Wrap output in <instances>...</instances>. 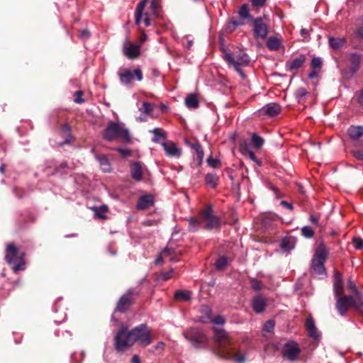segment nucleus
<instances>
[{
  "label": "nucleus",
  "instance_id": "f257e3e1",
  "mask_svg": "<svg viewBox=\"0 0 363 363\" xmlns=\"http://www.w3.org/2000/svg\"><path fill=\"white\" fill-rule=\"evenodd\" d=\"M151 335L152 331L145 323L140 324L129 331L122 328L115 337V349L118 352H123L135 342H138L142 347H146L152 343Z\"/></svg>",
  "mask_w": 363,
  "mask_h": 363
},
{
  "label": "nucleus",
  "instance_id": "f03ea898",
  "mask_svg": "<svg viewBox=\"0 0 363 363\" xmlns=\"http://www.w3.org/2000/svg\"><path fill=\"white\" fill-rule=\"evenodd\" d=\"M214 331L216 347L213 350V352L220 359H234L238 363H243L245 355L235 352L228 333L219 328H215Z\"/></svg>",
  "mask_w": 363,
  "mask_h": 363
},
{
  "label": "nucleus",
  "instance_id": "7ed1b4c3",
  "mask_svg": "<svg viewBox=\"0 0 363 363\" xmlns=\"http://www.w3.org/2000/svg\"><path fill=\"white\" fill-rule=\"evenodd\" d=\"M24 257L25 253L19 251L14 243L11 242L7 245L5 259L9 264H15L12 268L15 273L25 269Z\"/></svg>",
  "mask_w": 363,
  "mask_h": 363
},
{
  "label": "nucleus",
  "instance_id": "20e7f679",
  "mask_svg": "<svg viewBox=\"0 0 363 363\" xmlns=\"http://www.w3.org/2000/svg\"><path fill=\"white\" fill-rule=\"evenodd\" d=\"M328 252L323 243L319 244L317 247L313 257L311 259V270L317 275L326 274L325 262L328 258Z\"/></svg>",
  "mask_w": 363,
  "mask_h": 363
},
{
  "label": "nucleus",
  "instance_id": "39448f33",
  "mask_svg": "<svg viewBox=\"0 0 363 363\" xmlns=\"http://www.w3.org/2000/svg\"><path fill=\"white\" fill-rule=\"evenodd\" d=\"M184 337L196 349H206L209 344V340L204 331L199 328H191L183 333Z\"/></svg>",
  "mask_w": 363,
  "mask_h": 363
},
{
  "label": "nucleus",
  "instance_id": "423d86ee",
  "mask_svg": "<svg viewBox=\"0 0 363 363\" xmlns=\"http://www.w3.org/2000/svg\"><path fill=\"white\" fill-rule=\"evenodd\" d=\"M104 138L107 141H113L121 139L123 141L130 140V134L128 130L123 128L116 122L110 121L104 131Z\"/></svg>",
  "mask_w": 363,
  "mask_h": 363
},
{
  "label": "nucleus",
  "instance_id": "0eeeda50",
  "mask_svg": "<svg viewBox=\"0 0 363 363\" xmlns=\"http://www.w3.org/2000/svg\"><path fill=\"white\" fill-rule=\"evenodd\" d=\"M359 305L352 295L342 296L336 298L335 308L342 316H345L350 308H353L363 316V310Z\"/></svg>",
  "mask_w": 363,
  "mask_h": 363
},
{
  "label": "nucleus",
  "instance_id": "6e6552de",
  "mask_svg": "<svg viewBox=\"0 0 363 363\" xmlns=\"http://www.w3.org/2000/svg\"><path fill=\"white\" fill-rule=\"evenodd\" d=\"M200 217L202 221L205 223V229L208 230L220 229L221 221L219 217L213 215L212 206L209 205L202 210L200 213Z\"/></svg>",
  "mask_w": 363,
  "mask_h": 363
},
{
  "label": "nucleus",
  "instance_id": "1a4fd4ad",
  "mask_svg": "<svg viewBox=\"0 0 363 363\" xmlns=\"http://www.w3.org/2000/svg\"><path fill=\"white\" fill-rule=\"evenodd\" d=\"M140 294V290L135 288L129 289L118 300L116 311L125 313L134 303V299Z\"/></svg>",
  "mask_w": 363,
  "mask_h": 363
},
{
  "label": "nucleus",
  "instance_id": "9d476101",
  "mask_svg": "<svg viewBox=\"0 0 363 363\" xmlns=\"http://www.w3.org/2000/svg\"><path fill=\"white\" fill-rule=\"evenodd\" d=\"M223 59L233 67H245L250 62L248 55L242 51H239L236 54L225 52Z\"/></svg>",
  "mask_w": 363,
  "mask_h": 363
},
{
  "label": "nucleus",
  "instance_id": "9b49d317",
  "mask_svg": "<svg viewBox=\"0 0 363 363\" xmlns=\"http://www.w3.org/2000/svg\"><path fill=\"white\" fill-rule=\"evenodd\" d=\"M301 352L299 345L294 340H289L284 345L281 354L288 360L295 362L299 359Z\"/></svg>",
  "mask_w": 363,
  "mask_h": 363
},
{
  "label": "nucleus",
  "instance_id": "f8f14e48",
  "mask_svg": "<svg viewBox=\"0 0 363 363\" xmlns=\"http://www.w3.org/2000/svg\"><path fill=\"white\" fill-rule=\"evenodd\" d=\"M118 77L121 84L125 85L131 84L135 78L139 82L142 81L143 78V72L140 68L135 69L133 72L126 68L121 69L118 72Z\"/></svg>",
  "mask_w": 363,
  "mask_h": 363
},
{
  "label": "nucleus",
  "instance_id": "ddd939ff",
  "mask_svg": "<svg viewBox=\"0 0 363 363\" xmlns=\"http://www.w3.org/2000/svg\"><path fill=\"white\" fill-rule=\"evenodd\" d=\"M253 35L255 39H265L269 33L267 25L262 17L255 18L252 21Z\"/></svg>",
  "mask_w": 363,
  "mask_h": 363
},
{
  "label": "nucleus",
  "instance_id": "4468645a",
  "mask_svg": "<svg viewBox=\"0 0 363 363\" xmlns=\"http://www.w3.org/2000/svg\"><path fill=\"white\" fill-rule=\"evenodd\" d=\"M124 55L130 60L137 58L140 53V46L135 43L127 42L123 47Z\"/></svg>",
  "mask_w": 363,
  "mask_h": 363
},
{
  "label": "nucleus",
  "instance_id": "2eb2a0df",
  "mask_svg": "<svg viewBox=\"0 0 363 363\" xmlns=\"http://www.w3.org/2000/svg\"><path fill=\"white\" fill-rule=\"evenodd\" d=\"M333 290L334 295L336 298L341 297L344 293L343 281L342 274L338 271L334 272Z\"/></svg>",
  "mask_w": 363,
  "mask_h": 363
},
{
  "label": "nucleus",
  "instance_id": "dca6fc26",
  "mask_svg": "<svg viewBox=\"0 0 363 363\" xmlns=\"http://www.w3.org/2000/svg\"><path fill=\"white\" fill-rule=\"evenodd\" d=\"M305 326L308 331V335L311 338L315 340L320 339V334L315 327L314 320L311 316H309L306 318Z\"/></svg>",
  "mask_w": 363,
  "mask_h": 363
},
{
  "label": "nucleus",
  "instance_id": "f3484780",
  "mask_svg": "<svg viewBox=\"0 0 363 363\" xmlns=\"http://www.w3.org/2000/svg\"><path fill=\"white\" fill-rule=\"evenodd\" d=\"M252 307L257 313H262L267 307L266 298L261 295L256 296L252 300Z\"/></svg>",
  "mask_w": 363,
  "mask_h": 363
},
{
  "label": "nucleus",
  "instance_id": "a211bd4d",
  "mask_svg": "<svg viewBox=\"0 0 363 363\" xmlns=\"http://www.w3.org/2000/svg\"><path fill=\"white\" fill-rule=\"evenodd\" d=\"M131 177L136 182L143 179V167L139 162H132L130 164Z\"/></svg>",
  "mask_w": 363,
  "mask_h": 363
},
{
  "label": "nucleus",
  "instance_id": "6ab92c4d",
  "mask_svg": "<svg viewBox=\"0 0 363 363\" xmlns=\"http://www.w3.org/2000/svg\"><path fill=\"white\" fill-rule=\"evenodd\" d=\"M281 110V106L276 103L269 104L264 106L261 111L264 115L269 117H274L278 115Z\"/></svg>",
  "mask_w": 363,
  "mask_h": 363
},
{
  "label": "nucleus",
  "instance_id": "aec40b11",
  "mask_svg": "<svg viewBox=\"0 0 363 363\" xmlns=\"http://www.w3.org/2000/svg\"><path fill=\"white\" fill-rule=\"evenodd\" d=\"M153 204L154 198L152 195H143L138 199L137 208L140 210H145L153 206Z\"/></svg>",
  "mask_w": 363,
  "mask_h": 363
},
{
  "label": "nucleus",
  "instance_id": "412c9836",
  "mask_svg": "<svg viewBox=\"0 0 363 363\" xmlns=\"http://www.w3.org/2000/svg\"><path fill=\"white\" fill-rule=\"evenodd\" d=\"M166 154L171 157H179L181 155L180 150L177 147L176 144L172 141L162 143Z\"/></svg>",
  "mask_w": 363,
  "mask_h": 363
},
{
  "label": "nucleus",
  "instance_id": "4be33fe9",
  "mask_svg": "<svg viewBox=\"0 0 363 363\" xmlns=\"http://www.w3.org/2000/svg\"><path fill=\"white\" fill-rule=\"evenodd\" d=\"M361 62V59L359 55L357 53H352L350 55V77H352L358 70L359 68Z\"/></svg>",
  "mask_w": 363,
  "mask_h": 363
},
{
  "label": "nucleus",
  "instance_id": "5701e85b",
  "mask_svg": "<svg viewBox=\"0 0 363 363\" xmlns=\"http://www.w3.org/2000/svg\"><path fill=\"white\" fill-rule=\"evenodd\" d=\"M306 62V57L303 55H300L298 57L291 61H288L286 63V67L288 70L293 71L301 68L303 63Z\"/></svg>",
  "mask_w": 363,
  "mask_h": 363
},
{
  "label": "nucleus",
  "instance_id": "b1692460",
  "mask_svg": "<svg viewBox=\"0 0 363 363\" xmlns=\"http://www.w3.org/2000/svg\"><path fill=\"white\" fill-rule=\"evenodd\" d=\"M347 134L351 140H352L354 142H356L362 136H363V127L351 126L347 130Z\"/></svg>",
  "mask_w": 363,
  "mask_h": 363
},
{
  "label": "nucleus",
  "instance_id": "393cba45",
  "mask_svg": "<svg viewBox=\"0 0 363 363\" xmlns=\"http://www.w3.org/2000/svg\"><path fill=\"white\" fill-rule=\"evenodd\" d=\"M96 158L98 160L100 167L104 172H111V166L108 159L105 155H96Z\"/></svg>",
  "mask_w": 363,
  "mask_h": 363
},
{
  "label": "nucleus",
  "instance_id": "a878e982",
  "mask_svg": "<svg viewBox=\"0 0 363 363\" xmlns=\"http://www.w3.org/2000/svg\"><path fill=\"white\" fill-rule=\"evenodd\" d=\"M185 105L189 108H197L199 106V102L197 96L195 94H189L185 99Z\"/></svg>",
  "mask_w": 363,
  "mask_h": 363
},
{
  "label": "nucleus",
  "instance_id": "bb28decb",
  "mask_svg": "<svg viewBox=\"0 0 363 363\" xmlns=\"http://www.w3.org/2000/svg\"><path fill=\"white\" fill-rule=\"evenodd\" d=\"M146 5H147V0H142L137 5L136 10H135V24L138 26L140 23L143 11H144Z\"/></svg>",
  "mask_w": 363,
  "mask_h": 363
},
{
  "label": "nucleus",
  "instance_id": "cd10ccee",
  "mask_svg": "<svg viewBox=\"0 0 363 363\" xmlns=\"http://www.w3.org/2000/svg\"><path fill=\"white\" fill-rule=\"evenodd\" d=\"M219 177L216 174L208 173L205 176V184L212 189H216L218 186Z\"/></svg>",
  "mask_w": 363,
  "mask_h": 363
},
{
  "label": "nucleus",
  "instance_id": "c85d7f7f",
  "mask_svg": "<svg viewBox=\"0 0 363 363\" xmlns=\"http://www.w3.org/2000/svg\"><path fill=\"white\" fill-rule=\"evenodd\" d=\"M150 9L152 13V15L155 16V18H162V15L160 13V0H152L150 5Z\"/></svg>",
  "mask_w": 363,
  "mask_h": 363
},
{
  "label": "nucleus",
  "instance_id": "c756f323",
  "mask_svg": "<svg viewBox=\"0 0 363 363\" xmlns=\"http://www.w3.org/2000/svg\"><path fill=\"white\" fill-rule=\"evenodd\" d=\"M91 209L97 218L101 220H105L107 218V216L105 215V213L108 211V207L106 205H101L99 207H92Z\"/></svg>",
  "mask_w": 363,
  "mask_h": 363
},
{
  "label": "nucleus",
  "instance_id": "7c9ffc66",
  "mask_svg": "<svg viewBox=\"0 0 363 363\" xmlns=\"http://www.w3.org/2000/svg\"><path fill=\"white\" fill-rule=\"evenodd\" d=\"M238 15L241 19H248L250 21L255 18L250 14L248 6L245 4L240 7Z\"/></svg>",
  "mask_w": 363,
  "mask_h": 363
},
{
  "label": "nucleus",
  "instance_id": "2f4dec72",
  "mask_svg": "<svg viewBox=\"0 0 363 363\" xmlns=\"http://www.w3.org/2000/svg\"><path fill=\"white\" fill-rule=\"evenodd\" d=\"M345 43L344 38H330L329 45L333 50H338Z\"/></svg>",
  "mask_w": 363,
  "mask_h": 363
},
{
  "label": "nucleus",
  "instance_id": "473e14b6",
  "mask_svg": "<svg viewBox=\"0 0 363 363\" xmlns=\"http://www.w3.org/2000/svg\"><path fill=\"white\" fill-rule=\"evenodd\" d=\"M266 45L270 50H277L281 45V41L276 37H269L267 41Z\"/></svg>",
  "mask_w": 363,
  "mask_h": 363
},
{
  "label": "nucleus",
  "instance_id": "72a5a7b5",
  "mask_svg": "<svg viewBox=\"0 0 363 363\" xmlns=\"http://www.w3.org/2000/svg\"><path fill=\"white\" fill-rule=\"evenodd\" d=\"M191 298V293L187 291L178 290L174 293V298L177 301H188Z\"/></svg>",
  "mask_w": 363,
  "mask_h": 363
},
{
  "label": "nucleus",
  "instance_id": "f704fd0d",
  "mask_svg": "<svg viewBox=\"0 0 363 363\" xmlns=\"http://www.w3.org/2000/svg\"><path fill=\"white\" fill-rule=\"evenodd\" d=\"M152 133L154 134L152 141L155 143H158L161 139H166V133L160 128H156Z\"/></svg>",
  "mask_w": 363,
  "mask_h": 363
},
{
  "label": "nucleus",
  "instance_id": "c9c22d12",
  "mask_svg": "<svg viewBox=\"0 0 363 363\" xmlns=\"http://www.w3.org/2000/svg\"><path fill=\"white\" fill-rule=\"evenodd\" d=\"M228 264V258L225 256H220L219 257L216 262H215V267L216 269L218 271L223 270L226 267Z\"/></svg>",
  "mask_w": 363,
  "mask_h": 363
},
{
  "label": "nucleus",
  "instance_id": "e433bc0d",
  "mask_svg": "<svg viewBox=\"0 0 363 363\" xmlns=\"http://www.w3.org/2000/svg\"><path fill=\"white\" fill-rule=\"evenodd\" d=\"M264 139L257 135L256 133L252 134V145L256 149H259L264 144Z\"/></svg>",
  "mask_w": 363,
  "mask_h": 363
},
{
  "label": "nucleus",
  "instance_id": "4c0bfd02",
  "mask_svg": "<svg viewBox=\"0 0 363 363\" xmlns=\"http://www.w3.org/2000/svg\"><path fill=\"white\" fill-rule=\"evenodd\" d=\"M244 25V22L240 20H236L234 17H232L228 23L227 28L230 31H233L235 30L238 26Z\"/></svg>",
  "mask_w": 363,
  "mask_h": 363
},
{
  "label": "nucleus",
  "instance_id": "58836bf2",
  "mask_svg": "<svg viewBox=\"0 0 363 363\" xmlns=\"http://www.w3.org/2000/svg\"><path fill=\"white\" fill-rule=\"evenodd\" d=\"M250 283L251 288L256 291H261L263 288L262 282L255 278H250Z\"/></svg>",
  "mask_w": 363,
  "mask_h": 363
},
{
  "label": "nucleus",
  "instance_id": "ea45409f",
  "mask_svg": "<svg viewBox=\"0 0 363 363\" xmlns=\"http://www.w3.org/2000/svg\"><path fill=\"white\" fill-rule=\"evenodd\" d=\"M200 221L199 218L192 217L189 219V230L190 231H195L199 228Z\"/></svg>",
  "mask_w": 363,
  "mask_h": 363
},
{
  "label": "nucleus",
  "instance_id": "a19ab883",
  "mask_svg": "<svg viewBox=\"0 0 363 363\" xmlns=\"http://www.w3.org/2000/svg\"><path fill=\"white\" fill-rule=\"evenodd\" d=\"M354 294L353 297L354 298L356 303L359 304V306L362 308L361 309L363 310V294L360 291L355 290L352 292Z\"/></svg>",
  "mask_w": 363,
  "mask_h": 363
},
{
  "label": "nucleus",
  "instance_id": "79ce46f5",
  "mask_svg": "<svg viewBox=\"0 0 363 363\" xmlns=\"http://www.w3.org/2000/svg\"><path fill=\"white\" fill-rule=\"evenodd\" d=\"M301 234L306 238H311L314 235V231L311 228L304 226L301 228Z\"/></svg>",
  "mask_w": 363,
  "mask_h": 363
},
{
  "label": "nucleus",
  "instance_id": "37998d69",
  "mask_svg": "<svg viewBox=\"0 0 363 363\" xmlns=\"http://www.w3.org/2000/svg\"><path fill=\"white\" fill-rule=\"evenodd\" d=\"M154 109V106L149 102H144L143 104V112L147 115H150Z\"/></svg>",
  "mask_w": 363,
  "mask_h": 363
},
{
  "label": "nucleus",
  "instance_id": "c03bdc74",
  "mask_svg": "<svg viewBox=\"0 0 363 363\" xmlns=\"http://www.w3.org/2000/svg\"><path fill=\"white\" fill-rule=\"evenodd\" d=\"M274 321L273 320H269L264 324L263 330L266 332L271 333L274 330Z\"/></svg>",
  "mask_w": 363,
  "mask_h": 363
},
{
  "label": "nucleus",
  "instance_id": "a18cd8bd",
  "mask_svg": "<svg viewBox=\"0 0 363 363\" xmlns=\"http://www.w3.org/2000/svg\"><path fill=\"white\" fill-rule=\"evenodd\" d=\"M352 243L357 250H361L363 247V240L359 237H354Z\"/></svg>",
  "mask_w": 363,
  "mask_h": 363
},
{
  "label": "nucleus",
  "instance_id": "49530a36",
  "mask_svg": "<svg viewBox=\"0 0 363 363\" xmlns=\"http://www.w3.org/2000/svg\"><path fill=\"white\" fill-rule=\"evenodd\" d=\"M207 163L213 168H218L220 164V161L218 159H214L212 157H209L207 159Z\"/></svg>",
  "mask_w": 363,
  "mask_h": 363
},
{
  "label": "nucleus",
  "instance_id": "de8ad7c7",
  "mask_svg": "<svg viewBox=\"0 0 363 363\" xmlns=\"http://www.w3.org/2000/svg\"><path fill=\"white\" fill-rule=\"evenodd\" d=\"M322 60L320 57H313L311 60V67L315 69L317 68H320L322 66Z\"/></svg>",
  "mask_w": 363,
  "mask_h": 363
},
{
  "label": "nucleus",
  "instance_id": "09e8293b",
  "mask_svg": "<svg viewBox=\"0 0 363 363\" xmlns=\"http://www.w3.org/2000/svg\"><path fill=\"white\" fill-rule=\"evenodd\" d=\"M174 274V269H171L170 270H169L167 272H162L160 277L161 279H162L164 281H167V280L169 279L170 278H172Z\"/></svg>",
  "mask_w": 363,
  "mask_h": 363
},
{
  "label": "nucleus",
  "instance_id": "8fccbe9b",
  "mask_svg": "<svg viewBox=\"0 0 363 363\" xmlns=\"http://www.w3.org/2000/svg\"><path fill=\"white\" fill-rule=\"evenodd\" d=\"M251 150L249 147V144L247 143V141L244 140L242 141L240 144V151L242 154L245 155L248 151H250Z\"/></svg>",
  "mask_w": 363,
  "mask_h": 363
},
{
  "label": "nucleus",
  "instance_id": "3c124183",
  "mask_svg": "<svg viewBox=\"0 0 363 363\" xmlns=\"http://www.w3.org/2000/svg\"><path fill=\"white\" fill-rule=\"evenodd\" d=\"M351 154L357 160H363V150H353L351 151Z\"/></svg>",
  "mask_w": 363,
  "mask_h": 363
},
{
  "label": "nucleus",
  "instance_id": "603ef678",
  "mask_svg": "<svg viewBox=\"0 0 363 363\" xmlns=\"http://www.w3.org/2000/svg\"><path fill=\"white\" fill-rule=\"evenodd\" d=\"M281 247L284 251H289L291 249L290 241L288 239H283L281 242Z\"/></svg>",
  "mask_w": 363,
  "mask_h": 363
},
{
  "label": "nucleus",
  "instance_id": "864d4df0",
  "mask_svg": "<svg viewBox=\"0 0 363 363\" xmlns=\"http://www.w3.org/2000/svg\"><path fill=\"white\" fill-rule=\"evenodd\" d=\"M267 0H251V4L253 7L260 8L265 5Z\"/></svg>",
  "mask_w": 363,
  "mask_h": 363
},
{
  "label": "nucleus",
  "instance_id": "5fc2aeb1",
  "mask_svg": "<svg viewBox=\"0 0 363 363\" xmlns=\"http://www.w3.org/2000/svg\"><path fill=\"white\" fill-rule=\"evenodd\" d=\"M347 289L350 290L352 292L357 289L355 282L353 281L351 277H349L347 280Z\"/></svg>",
  "mask_w": 363,
  "mask_h": 363
},
{
  "label": "nucleus",
  "instance_id": "6e6d98bb",
  "mask_svg": "<svg viewBox=\"0 0 363 363\" xmlns=\"http://www.w3.org/2000/svg\"><path fill=\"white\" fill-rule=\"evenodd\" d=\"M79 37L83 40H86L90 38L91 32L87 29H84L79 31Z\"/></svg>",
  "mask_w": 363,
  "mask_h": 363
},
{
  "label": "nucleus",
  "instance_id": "4d7b16f0",
  "mask_svg": "<svg viewBox=\"0 0 363 363\" xmlns=\"http://www.w3.org/2000/svg\"><path fill=\"white\" fill-rule=\"evenodd\" d=\"M83 95L82 91H77L75 92L74 96V102L77 104H82L84 101V100L82 98V96Z\"/></svg>",
  "mask_w": 363,
  "mask_h": 363
},
{
  "label": "nucleus",
  "instance_id": "13d9d810",
  "mask_svg": "<svg viewBox=\"0 0 363 363\" xmlns=\"http://www.w3.org/2000/svg\"><path fill=\"white\" fill-rule=\"evenodd\" d=\"M360 26L357 30L356 34L357 37H359L361 39H363V17L360 18Z\"/></svg>",
  "mask_w": 363,
  "mask_h": 363
},
{
  "label": "nucleus",
  "instance_id": "bf43d9fd",
  "mask_svg": "<svg viewBox=\"0 0 363 363\" xmlns=\"http://www.w3.org/2000/svg\"><path fill=\"white\" fill-rule=\"evenodd\" d=\"M67 167H68V165H67V162H62L60 164H59L58 166H56L55 167L53 174H57V173L60 172L62 169H66Z\"/></svg>",
  "mask_w": 363,
  "mask_h": 363
},
{
  "label": "nucleus",
  "instance_id": "052dcab7",
  "mask_svg": "<svg viewBox=\"0 0 363 363\" xmlns=\"http://www.w3.org/2000/svg\"><path fill=\"white\" fill-rule=\"evenodd\" d=\"M307 93L308 92L305 88L300 87L296 90V94L297 97L303 98V97L306 96Z\"/></svg>",
  "mask_w": 363,
  "mask_h": 363
},
{
  "label": "nucleus",
  "instance_id": "680f3d73",
  "mask_svg": "<svg viewBox=\"0 0 363 363\" xmlns=\"http://www.w3.org/2000/svg\"><path fill=\"white\" fill-rule=\"evenodd\" d=\"M212 322L217 325H223L225 323V319L222 315H217L212 320Z\"/></svg>",
  "mask_w": 363,
  "mask_h": 363
},
{
  "label": "nucleus",
  "instance_id": "e2e57ef3",
  "mask_svg": "<svg viewBox=\"0 0 363 363\" xmlns=\"http://www.w3.org/2000/svg\"><path fill=\"white\" fill-rule=\"evenodd\" d=\"M301 35L306 40L308 41L310 40V35L308 30L306 28H301L300 31Z\"/></svg>",
  "mask_w": 363,
  "mask_h": 363
},
{
  "label": "nucleus",
  "instance_id": "0e129e2a",
  "mask_svg": "<svg viewBox=\"0 0 363 363\" xmlns=\"http://www.w3.org/2000/svg\"><path fill=\"white\" fill-rule=\"evenodd\" d=\"M174 253V250L173 248L165 247L162 252V255L164 256V257H167V256H170L171 255H172Z\"/></svg>",
  "mask_w": 363,
  "mask_h": 363
},
{
  "label": "nucleus",
  "instance_id": "69168bd1",
  "mask_svg": "<svg viewBox=\"0 0 363 363\" xmlns=\"http://www.w3.org/2000/svg\"><path fill=\"white\" fill-rule=\"evenodd\" d=\"M245 155H247L249 156V157L250 158V160H252V161H254L258 164H260V162L257 160L255 152L252 150L248 151V152H247Z\"/></svg>",
  "mask_w": 363,
  "mask_h": 363
},
{
  "label": "nucleus",
  "instance_id": "338daca9",
  "mask_svg": "<svg viewBox=\"0 0 363 363\" xmlns=\"http://www.w3.org/2000/svg\"><path fill=\"white\" fill-rule=\"evenodd\" d=\"M280 203H281V205L282 206H284V207H285V208H288V209H289L291 211H292L294 209L293 205L291 203H288L286 201H281Z\"/></svg>",
  "mask_w": 363,
  "mask_h": 363
},
{
  "label": "nucleus",
  "instance_id": "774afa93",
  "mask_svg": "<svg viewBox=\"0 0 363 363\" xmlns=\"http://www.w3.org/2000/svg\"><path fill=\"white\" fill-rule=\"evenodd\" d=\"M357 101L359 104L363 105V89L359 92Z\"/></svg>",
  "mask_w": 363,
  "mask_h": 363
}]
</instances>
